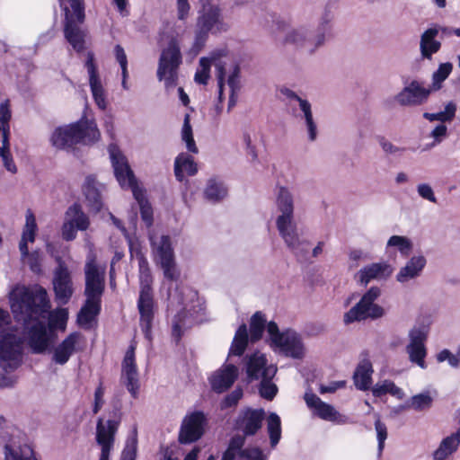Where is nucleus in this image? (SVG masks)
<instances>
[{
    "instance_id": "nucleus-1",
    "label": "nucleus",
    "mask_w": 460,
    "mask_h": 460,
    "mask_svg": "<svg viewBox=\"0 0 460 460\" xmlns=\"http://www.w3.org/2000/svg\"><path fill=\"white\" fill-rule=\"evenodd\" d=\"M11 309L18 322H22L30 347L35 353L49 349L57 340L56 328L66 329L68 312L61 308L49 312L47 292L16 288L11 293Z\"/></svg>"
},
{
    "instance_id": "nucleus-2",
    "label": "nucleus",
    "mask_w": 460,
    "mask_h": 460,
    "mask_svg": "<svg viewBox=\"0 0 460 460\" xmlns=\"http://www.w3.org/2000/svg\"><path fill=\"white\" fill-rule=\"evenodd\" d=\"M276 226L286 245L296 255L302 256L308 250V243L300 238L295 220L294 195L291 190L280 186L276 192Z\"/></svg>"
},
{
    "instance_id": "nucleus-3",
    "label": "nucleus",
    "mask_w": 460,
    "mask_h": 460,
    "mask_svg": "<svg viewBox=\"0 0 460 460\" xmlns=\"http://www.w3.org/2000/svg\"><path fill=\"white\" fill-rule=\"evenodd\" d=\"M104 266H99L93 256H89L84 266L86 296L84 305L77 315V321L81 325L89 324L100 313L102 296L105 288Z\"/></svg>"
},
{
    "instance_id": "nucleus-4",
    "label": "nucleus",
    "mask_w": 460,
    "mask_h": 460,
    "mask_svg": "<svg viewBox=\"0 0 460 460\" xmlns=\"http://www.w3.org/2000/svg\"><path fill=\"white\" fill-rule=\"evenodd\" d=\"M199 2L201 8L197 18L194 40L188 50V55L191 58H194L204 48L209 33L221 34L226 32L230 28L218 4L210 0H199Z\"/></svg>"
},
{
    "instance_id": "nucleus-5",
    "label": "nucleus",
    "mask_w": 460,
    "mask_h": 460,
    "mask_svg": "<svg viewBox=\"0 0 460 460\" xmlns=\"http://www.w3.org/2000/svg\"><path fill=\"white\" fill-rule=\"evenodd\" d=\"M108 151L117 181L122 188L131 189L133 196L140 207L141 217L146 225L150 226L153 223L152 208L146 199L143 190L137 186V180L126 156L114 144L109 146Z\"/></svg>"
},
{
    "instance_id": "nucleus-6",
    "label": "nucleus",
    "mask_w": 460,
    "mask_h": 460,
    "mask_svg": "<svg viewBox=\"0 0 460 460\" xmlns=\"http://www.w3.org/2000/svg\"><path fill=\"white\" fill-rule=\"evenodd\" d=\"M332 17L325 14L321 18L318 27L312 31L306 26L288 28L285 31L282 42L291 45L296 49L314 54L332 35Z\"/></svg>"
},
{
    "instance_id": "nucleus-7",
    "label": "nucleus",
    "mask_w": 460,
    "mask_h": 460,
    "mask_svg": "<svg viewBox=\"0 0 460 460\" xmlns=\"http://www.w3.org/2000/svg\"><path fill=\"white\" fill-rule=\"evenodd\" d=\"M100 136L96 123L83 118L77 122L57 128L50 141L57 148L69 149L77 144L94 143L99 140Z\"/></svg>"
},
{
    "instance_id": "nucleus-8",
    "label": "nucleus",
    "mask_w": 460,
    "mask_h": 460,
    "mask_svg": "<svg viewBox=\"0 0 460 460\" xmlns=\"http://www.w3.org/2000/svg\"><path fill=\"white\" fill-rule=\"evenodd\" d=\"M65 13L64 35L73 49L81 52L84 49L85 31L81 28L84 22L83 0H59Z\"/></svg>"
},
{
    "instance_id": "nucleus-9",
    "label": "nucleus",
    "mask_w": 460,
    "mask_h": 460,
    "mask_svg": "<svg viewBox=\"0 0 460 460\" xmlns=\"http://www.w3.org/2000/svg\"><path fill=\"white\" fill-rule=\"evenodd\" d=\"M270 346L275 351L293 358H302L305 354L304 344L300 335L293 330L280 332L275 322L267 324Z\"/></svg>"
},
{
    "instance_id": "nucleus-10",
    "label": "nucleus",
    "mask_w": 460,
    "mask_h": 460,
    "mask_svg": "<svg viewBox=\"0 0 460 460\" xmlns=\"http://www.w3.org/2000/svg\"><path fill=\"white\" fill-rule=\"evenodd\" d=\"M181 64L180 43L177 38L172 37L167 46L162 49L157 68V77L159 81H164L166 88L175 86Z\"/></svg>"
},
{
    "instance_id": "nucleus-11",
    "label": "nucleus",
    "mask_w": 460,
    "mask_h": 460,
    "mask_svg": "<svg viewBox=\"0 0 460 460\" xmlns=\"http://www.w3.org/2000/svg\"><path fill=\"white\" fill-rule=\"evenodd\" d=\"M140 292L137 308L140 314V327L145 337L151 341V329L154 320L153 278L150 271L139 272Z\"/></svg>"
},
{
    "instance_id": "nucleus-12",
    "label": "nucleus",
    "mask_w": 460,
    "mask_h": 460,
    "mask_svg": "<svg viewBox=\"0 0 460 460\" xmlns=\"http://www.w3.org/2000/svg\"><path fill=\"white\" fill-rule=\"evenodd\" d=\"M381 292L379 288H371L356 304L351 307L343 317L346 324L354 323L356 321H362L367 318L376 319L384 315V309L375 304V301L379 297Z\"/></svg>"
},
{
    "instance_id": "nucleus-13",
    "label": "nucleus",
    "mask_w": 460,
    "mask_h": 460,
    "mask_svg": "<svg viewBox=\"0 0 460 460\" xmlns=\"http://www.w3.org/2000/svg\"><path fill=\"white\" fill-rule=\"evenodd\" d=\"M22 359V341L13 332L0 334V367L6 372L16 369Z\"/></svg>"
},
{
    "instance_id": "nucleus-14",
    "label": "nucleus",
    "mask_w": 460,
    "mask_h": 460,
    "mask_svg": "<svg viewBox=\"0 0 460 460\" xmlns=\"http://www.w3.org/2000/svg\"><path fill=\"white\" fill-rule=\"evenodd\" d=\"M10 119L9 102L4 101L0 104V156L5 169L12 173H15L17 167L10 153Z\"/></svg>"
},
{
    "instance_id": "nucleus-15",
    "label": "nucleus",
    "mask_w": 460,
    "mask_h": 460,
    "mask_svg": "<svg viewBox=\"0 0 460 460\" xmlns=\"http://www.w3.org/2000/svg\"><path fill=\"white\" fill-rule=\"evenodd\" d=\"M409 342L405 347V352L408 355L411 363L418 366L421 369L427 368L426 357L428 354L426 341L428 333L424 328L414 327L408 333Z\"/></svg>"
},
{
    "instance_id": "nucleus-16",
    "label": "nucleus",
    "mask_w": 460,
    "mask_h": 460,
    "mask_svg": "<svg viewBox=\"0 0 460 460\" xmlns=\"http://www.w3.org/2000/svg\"><path fill=\"white\" fill-rule=\"evenodd\" d=\"M136 345L131 343L124 356L121 366L120 381L133 398L138 395L140 387L139 375L135 358Z\"/></svg>"
},
{
    "instance_id": "nucleus-17",
    "label": "nucleus",
    "mask_w": 460,
    "mask_h": 460,
    "mask_svg": "<svg viewBox=\"0 0 460 460\" xmlns=\"http://www.w3.org/2000/svg\"><path fill=\"white\" fill-rule=\"evenodd\" d=\"M244 360V368L249 382L258 381L263 377H274L277 373V367L269 364L266 356L261 352L247 355Z\"/></svg>"
},
{
    "instance_id": "nucleus-18",
    "label": "nucleus",
    "mask_w": 460,
    "mask_h": 460,
    "mask_svg": "<svg viewBox=\"0 0 460 460\" xmlns=\"http://www.w3.org/2000/svg\"><path fill=\"white\" fill-rule=\"evenodd\" d=\"M83 343L84 336L80 332H71L52 348V361L61 366L66 364L75 353L83 349Z\"/></svg>"
},
{
    "instance_id": "nucleus-19",
    "label": "nucleus",
    "mask_w": 460,
    "mask_h": 460,
    "mask_svg": "<svg viewBox=\"0 0 460 460\" xmlns=\"http://www.w3.org/2000/svg\"><path fill=\"white\" fill-rule=\"evenodd\" d=\"M206 417L202 411H193L185 416L179 434V440L182 444L197 441L204 433Z\"/></svg>"
},
{
    "instance_id": "nucleus-20",
    "label": "nucleus",
    "mask_w": 460,
    "mask_h": 460,
    "mask_svg": "<svg viewBox=\"0 0 460 460\" xmlns=\"http://www.w3.org/2000/svg\"><path fill=\"white\" fill-rule=\"evenodd\" d=\"M430 90L422 82L412 80L394 96L401 106H418L427 102Z\"/></svg>"
},
{
    "instance_id": "nucleus-21",
    "label": "nucleus",
    "mask_w": 460,
    "mask_h": 460,
    "mask_svg": "<svg viewBox=\"0 0 460 460\" xmlns=\"http://www.w3.org/2000/svg\"><path fill=\"white\" fill-rule=\"evenodd\" d=\"M280 93L288 100L290 106H292L293 102H297L302 112L301 118L305 120L307 138L311 142L315 141L317 138V125L313 117L311 103L307 100L299 97L294 91L288 88H282Z\"/></svg>"
},
{
    "instance_id": "nucleus-22",
    "label": "nucleus",
    "mask_w": 460,
    "mask_h": 460,
    "mask_svg": "<svg viewBox=\"0 0 460 460\" xmlns=\"http://www.w3.org/2000/svg\"><path fill=\"white\" fill-rule=\"evenodd\" d=\"M304 398L306 405L322 420L336 424H345L349 421L347 416L341 414L331 404L323 402L316 394L306 392Z\"/></svg>"
},
{
    "instance_id": "nucleus-23",
    "label": "nucleus",
    "mask_w": 460,
    "mask_h": 460,
    "mask_svg": "<svg viewBox=\"0 0 460 460\" xmlns=\"http://www.w3.org/2000/svg\"><path fill=\"white\" fill-rule=\"evenodd\" d=\"M185 291L180 290L178 288H175L174 290H171V287H169L168 291V309L171 311L178 310L177 314L174 317L172 323V335L179 340L181 337V329L184 325L182 323V317L185 316L186 313H189L190 315V309L188 308V304L184 301Z\"/></svg>"
},
{
    "instance_id": "nucleus-24",
    "label": "nucleus",
    "mask_w": 460,
    "mask_h": 460,
    "mask_svg": "<svg viewBox=\"0 0 460 460\" xmlns=\"http://www.w3.org/2000/svg\"><path fill=\"white\" fill-rule=\"evenodd\" d=\"M265 416L263 409H246L239 413L235 428L244 436H253L261 429Z\"/></svg>"
},
{
    "instance_id": "nucleus-25",
    "label": "nucleus",
    "mask_w": 460,
    "mask_h": 460,
    "mask_svg": "<svg viewBox=\"0 0 460 460\" xmlns=\"http://www.w3.org/2000/svg\"><path fill=\"white\" fill-rule=\"evenodd\" d=\"M85 67L89 75V85L93 98L98 108L103 111L107 107L106 93L94 63V56L91 52L87 54Z\"/></svg>"
},
{
    "instance_id": "nucleus-26",
    "label": "nucleus",
    "mask_w": 460,
    "mask_h": 460,
    "mask_svg": "<svg viewBox=\"0 0 460 460\" xmlns=\"http://www.w3.org/2000/svg\"><path fill=\"white\" fill-rule=\"evenodd\" d=\"M239 374V369L233 364H224L209 378L214 392L221 394L232 386Z\"/></svg>"
},
{
    "instance_id": "nucleus-27",
    "label": "nucleus",
    "mask_w": 460,
    "mask_h": 460,
    "mask_svg": "<svg viewBox=\"0 0 460 460\" xmlns=\"http://www.w3.org/2000/svg\"><path fill=\"white\" fill-rule=\"evenodd\" d=\"M119 426V421L115 420H104L102 418L98 420L95 439L101 450H112Z\"/></svg>"
},
{
    "instance_id": "nucleus-28",
    "label": "nucleus",
    "mask_w": 460,
    "mask_h": 460,
    "mask_svg": "<svg viewBox=\"0 0 460 460\" xmlns=\"http://www.w3.org/2000/svg\"><path fill=\"white\" fill-rule=\"evenodd\" d=\"M56 298L62 305H66L73 294L72 281L67 269L60 263L55 271L53 279Z\"/></svg>"
},
{
    "instance_id": "nucleus-29",
    "label": "nucleus",
    "mask_w": 460,
    "mask_h": 460,
    "mask_svg": "<svg viewBox=\"0 0 460 460\" xmlns=\"http://www.w3.org/2000/svg\"><path fill=\"white\" fill-rule=\"evenodd\" d=\"M393 273V268L386 262L371 263L363 267L356 274L361 285L367 286L371 280L386 279Z\"/></svg>"
},
{
    "instance_id": "nucleus-30",
    "label": "nucleus",
    "mask_w": 460,
    "mask_h": 460,
    "mask_svg": "<svg viewBox=\"0 0 460 460\" xmlns=\"http://www.w3.org/2000/svg\"><path fill=\"white\" fill-rule=\"evenodd\" d=\"M149 241L154 259L157 263L174 259L173 249L168 235L158 236L150 233Z\"/></svg>"
},
{
    "instance_id": "nucleus-31",
    "label": "nucleus",
    "mask_w": 460,
    "mask_h": 460,
    "mask_svg": "<svg viewBox=\"0 0 460 460\" xmlns=\"http://www.w3.org/2000/svg\"><path fill=\"white\" fill-rule=\"evenodd\" d=\"M225 56H226V50L219 49L211 52L210 55L207 58H201L199 59V66L195 73V82L199 84H207L209 78L211 65L216 66V64H219L224 68L223 64L219 58Z\"/></svg>"
},
{
    "instance_id": "nucleus-32",
    "label": "nucleus",
    "mask_w": 460,
    "mask_h": 460,
    "mask_svg": "<svg viewBox=\"0 0 460 460\" xmlns=\"http://www.w3.org/2000/svg\"><path fill=\"white\" fill-rule=\"evenodd\" d=\"M426 262V259L422 255L411 257L405 266L400 269L396 275V280L400 283H406L416 279L421 274Z\"/></svg>"
},
{
    "instance_id": "nucleus-33",
    "label": "nucleus",
    "mask_w": 460,
    "mask_h": 460,
    "mask_svg": "<svg viewBox=\"0 0 460 460\" xmlns=\"http://www.w3.org/2000/svg\"><path fill=\"white\" fill-rule=\"evenodd\" d=\"M438 34V29L436 27L429 28L421 34L420 49L423 59H431L432 55L440 49L441 43L436 40Z\"/></svg>"
},
{
    "instance_id": "nucleus-34",
    "label": "nucleus",
    "mask_w": 460,
    "mask_h": 460,
    "mask_svg": "<svg viewBox=\"0 0 460 460\" xmlns=\"http://www.w3.org/2000/svg\"><path fill=\"white\" fill-rule=\"evenodd\" d=\"M37 228L35 217L31 210H28L25 216V225L22 229V238L19 243L22 259L28 254V243H33L35 241Z\"/></svg>"
},
{
    "instance_id": "nucleus-35",
    "label": "nucleus",
    "mask_w": 460,
    "mask_h": 460,
    "mask_svg": "<svg viewBox=\"0 0 460 460\" xmlns=\"http://www.w3.org/2000/svg\"><path fill=\"white\" fill-rule=\"evenodd\" d=\"M197 172L198 166L191 155L181 153L175 158L174 174L179 181H182L185 175L193 176Z\"/></svg>"
},
{
    "instance_id": "nucleus-36",
    "label": "nucleus",
    "mask_w": 460,
    "mask_h": 460,
    "mask_svg": "<svg viewBox=\"0 0 460 460\" xmlns=\"http://www.w3.org/2000/svg\"><path fill=\"white\" fill-rule=\"evenodd\" d=\"M4 460H37L31 447L28 444H17L15 441L4 447Z\"/></svg>"
},
{
    "instance_id": "nucleus-37",
    "label": "nucleus",
    "mask_w": 460,
    "mask_h": 460,
    "mask_svg": "<svg viewBox=\"0 0 460 460\" xmlns=\"http://www.w3.org/2000/svg\"><path fill=\"white\" fill-rule=\"evenodd\" d=\"M460 444V430L445 438L438 448L434 452L433 457L435 460H445L447 456L456 451Z\"/></svg>"
},
{
    "instance_id": "nucleus-38",
    "label": "nucleus",
    "mask_w": 460,
    "mask_h": 460,
    "mask_svg": "<svg viewBox=\"0 0 460 460\" xmlns=\"http://www.w3.org/2000/svg\"><path fill=\"white\" fill-rule=\"evenodd\" d=\"M433 401V396L429 392L420 393L411 396L404 405L399 407L397 411L404 409H412L416 411H425L432 407Z\"/></svg>"
},
{
    "instance_id": "nucleus-39",
    "label": "nucleus",
    "mask_w": 460,
    "mask_h": 460,
    "mask_svg": "<svg viewBox=\"0 0 460 460\" xmlns=\"http://www.w3.org/2000/svg\"><path fill=\"white\" fill-rule=\"evenodd\" d=\"M227 195V188L224 182L211 178L208 181L207 186L204 190V197L207 200L216 203L225 199Z\"/></svg>"
},
{
    "instance_id": "nucleus-40",
    "label": "nucleus",
    "mask_w": 460,
    "mask_h": 460,
    "mask_svg": "<svg viewBox=\"0 0 460 460\" xmlns=\"http://www.w3.org/2000/svg\"><path fill=\"white\" fill-rule=\"evenodd\" d=\"M372 365L369 361L361 363L354 373V383L358 389L367 390L371 384Z\"/></svg>"
},
{
    "instance_id": "nucleus-41",
    "label": "nucleus",
    "mask_w": 460,
    "mask_h": 460,
    "mask_svg": "<svg viewBox=\"0 0 460 460\" xmlns=\"http://www.w3.org/2000/svg\"><path fill=\"white\" fill-rule=\"evenodd\" d=\"M65 217L80 231L86 230L90 224L88 217L82 211L78 204H74L69 207L66 212Z\"/></svg>"
},
{
    "instance_id": "nucleus-42",
    "label": "nucleus",
    "mask_w": 460,
    "mask_h": 460,
    "mask_svg": "<svg viewBox=\"0 0 460 460\" xmlns=\"http://www.w3.org/2000/svg\"><path fill=\"white\" fill-rule=\"evenodd\" d=\"M248 332L246 324H242L239 326L237 331L235 332V335L234 337L230 350L229 356H242L246 349L248 345Z\"/></svg>"
},
{
    "instance_id": "nucleus-43",
    "label": "nucleus",
    "mask_w": 460,
    "mask_h": 460,
    "mask_svg": "<svg viewBox=\"0 0 460 460\" xmlns=\"http://www.w3.org/2000/svg\"><path fill=\"white\" fill-rule=\"evenodd\" d=\"M267 320L265 315L258 311L256 312L251 318L250 321V336L252 341H259L263 334L266 325Z\"/></svg>"
},
{
    "instance_id": "nucleus-44",
    "label": "nucleus",
    "mask_w": 460,
    "mask_h": 460,
    "mask_svg": "<svg viewBox=\"0 0 460 460\" xmlns=\"http://www.w3.org/2000/svg\"><path fill=\"white\" fill-rule=\"evenodd\" d=\"M372 393L376 397H380L385 394H390L393 396L402 399L404 395L403 391L390 380H385L383 382L376 383L372 388Z\"/></svg>"
},
{
    "instance_id": "nucleus-45",
    "label": "nucleus",
    "mask_w": 460,
    "mask_h": 460,
    "mask_svg": "<svg viewBox=\"0 0 460 460\" xmlns=\"http://www.w3.org/2000/svg\"><path fill=\"white\" fill-rule=\"evenodd\" d=\"M267 430L269 433L270 445L275 447L281 438V421L279 415L271 412L267 419Z\"/></svg>"
},
{
    "instance_id": "nucleus-46",
    "label": "nucleus",
    "mask_w": 460,
    "mask_h": 460,
    "mask_svg": "<svg viewBox=\"0 0 460 460\" xmlns=\"http://www.w3.org/2000/svg\"><path fill=\"white\" fill-rule=\"evenodd\" d=\"M247 436L237 434L231 438L227 449L223 455L222 460H235L239 452H242Z\"/></svg>"
},
{
    "instance_id": "nucleus-47",
    "label": "nucleus",
    "mask_w": 460,
    "mask_h": 460,
    "mask_svg": "<svg viewBox=\"0 0 460 460\" xmlns=\"http://www.w3.org/2000/svg\"><path fill=\"white\" fill-rule=\"evenodd\" d=\"M456 111V105L450 102L446 105L444 111L437 113L425 112L423 117L429 121L438 120L440 122H447L451 121L455 118Z\"/></svg>"
},
{
    "instance_id": "nucleus-48",
    "label": "nucleus",
    "mask_w": 460,
    "mask_h": 460,
    "mask_svg": "<svg viewBox=\"0 0 460 460\" xmlns=\"http://www.w3.org/2000/svg\"><path fill=\"white\" fill-rule=\"evenodd\" d=\"M386 247H395L402 255L408 256L412 250V243L406 236L393 235L388 239Z\"/></svg>"
},
{
    "instance_id": "nucleus-49",
    "label": "nucleus",
    "mask_w": 460,
    "mask_h": 460,
    "mask_svg": "<svg viewBox=\"0 0 460 460\" xmlns=\"http://www.w3.org/2000/svg\"><path fill=\"white\" fill-rule=\"evenodd\" d=\"M84 193L85 195L88 205L94 211H99L102 208V202L99 190L88 181L84 187Z\"/></svg>"
},
{
    "instance_id": "nucleus-50",
    "label": "nucleus",
    "mask_w": 460,
    "mask_h": 460,
    "mask_svg": "<svg viewBox=\"0 0 460 460\" xmlns=\"http://www.w3.org/2000/svg\"><path fill=\"white\" fill-rule=\"evenodd\" d=\"M181 138L186 144L187 149L194 154L198 153V147L196 146L193 135L192 128L190 126V115L186 114L184 116L183 126L181 129Z\"/></svg>"
},
{
    "instance_id": "nucleus-51",
    "label": "nucleus",
    "mask_w": 460,
    "mask_h": 460,
    "mask_svg": "<svg viewBox=\"0 0 460 460\" xmlns=\"http://www.w3.org/2000/svg\"><path fill=\"white\" fill-rule=\"evenodd\" d=\"M453 69L451 63L447 62L440 64L438 68L433 73V88L438 90L441 87V84L448 77Z\"/></svg>"
},
{
    "instance_id": "nucleus-52",
    "label": "nucleus",
    "mask_w": 460,
    "mask_h": 460,
    "mask_svg": "<svg viewBox=\"0 0 460 460\" xmlns=\"http://www.w3.org/2000/svg\"><path fill=\"white\" fill-rule=\"evenodd\" d=\"M272 378L273 377H263L260 380V394L262 398L269 401H271L278 393V387L272 383Z\"/></svg>"
},
{
    "instance_id": "nucleus-53",
    "label": "nucleus",
    "mask_w": 460,
    "mask_h": 460,
    "mask_svg": "<svg viewBox=\"0 0 460 460\" xmlns=\"http://www.w3.org/2000/svg\"><path fill=\"white\" fill-rule=\"evenodd\" d=\"M137 447V434L128 438L125 447L121 453L120 460H135Z\"/></svg>"
},
{
    "instance_id": "nucleus-54",
    "label": "nucleus",
    "mask_w": 460,
    "mask_h": 460,
    "mask_svg": "<svg viewBox=\"0 0 460 460\" xmlns=\"http://www.w3.org/2000/svg\"><path fill=\"white\" fill-rule=\"evenodd\" d=\"M163 271L164 276L170 281H177L180 278V270H178L175 262V259L164 261L159 263Z\"/></svg>"
},
{
    "instance_id": "nucleus-55",
    "label": "nucleus",
    "mask_w": 460,
    "mask_h": 460,
    "mask_svg": "<svg viewBox=\"0 0 460 460\" xmlns=\"http://www.w3.org/2000/svg\"><path fill=\"white\" fill-rule=\"evenodd\" d=\"M235 460H266V456L258 447H247L239 452Z\"/></svg>"
},
{
    "instance_id": "nucleus-56",
    "label": "nucleus",
    "mask_w": 460,
    "mask_h": 460,
    "mask_svg": "<svg viewBox=\"0 0 460 460\" xmlns=\"http://www.w3.org/2000/svg\"><path fill=\"white\" fill-rule=\"evenodd\" d=\"M27 260V263L30 266V269L31 271L35 273H40L41 272V262H42V254L39 251H33L32 252H29L25 255V257L22 259Z\"/></svg>"
},
{
    "instance_id": "nucleus-57",
    "label": "nucleus",
    "mask_w": 460,
    "mask_h": 460,
    "mask_svg": "<svg viewBox=\"0 0 460 460\" xmlns=\"http://www.w3.org/2000/svg\"><path fill=\"white\" fill-rule=\"evenodd\" d=\"M437 361L441 363L447 361L452 367H458L460 366L459 355L453 354L449 349H442L436 356Z\"/></svg>"
},
{
    "instance_id": "nucleus-58",
    "label": "nucleus",
    "mask_w": 460,
    "mask_h": 460,
    "mask_svg": "<svg viewBox=\"0 0 460 460\" xmlns=\"http://www.w3.org/2000/svg\"><path fill=\"white\" fill-rule=\"evenodd\" d=\"M375 429L378 441V452L381 454L385 447V441L387 438V428L384 422L379 419H376L375 421Z\"/></svg>"
},
{
    "instance_id": "nucleus-59",
    "label": "nucleus",
    "mask_w": 460,
    "mask_h": 460,
    "mask_svg": "<svg viewBox=\"0 0 460 460\" xmlns=\"http://www.w3.org/2000/svg\"><path fill=\"white\" fill-rule=\"evenodd\" d=\"M378 144L385 155H400L404 151V148L394 145L391 141L384 137L378 139Z\"/></svg>"
},
{
    "instance_id": "nucleus-60",
    "label": "nucleus",
    "mask_w": 460,
    "mask_h": 460,
    "mask_svg": "<svg viewBox=\"0 0 460 460\" xmlns=\"http://www.w3.org/2000/svg\"><path fill=\"white\" fill-rule=\"evenodd\" d=\"M243 397V390L241 388L234 389L231 394L226 395L221 402V408L226 409L237 404Z\"/></svg>"
},
{
    "instance_id": "nucleus-61",
    "label": "nucleus",
    "mask_w": 460,
    "mask_h": 460,
    "mask_svg": "<svg viewBox=\"0 0 460 460\" xmlns=\"http://www.w3.org/2000/svg\"><path fill=\"white\" fill-rule=\"evenodd\" d=\"M417 192L422 199L432 203H437V198L431 186L428 183H420L417 186Z\"/></svg>"
},
{
    "instance_id": "nucleus-62",
    "label": "nucleus",
    "mask_w": 460,
    "mask_h": 460,
    "mask_svg": "<svg viewBox=\"0 0 460 460\" xmlns=\"http://www.w3.org/2000/svg\"><path fill=\"white\" fill-rule=\"evenodd\" d=\"M77 228L65 217L62 226V236L66 241H72L76 237Z\"/></svg>"
},
{
    "instance_id": "nucleus-63",
    "label": "nucleus",
    "mask_w": 460,
    "mask_h": 460,
    "mask_svg": "<svg viewBox=\"0 0 460 460\" xmlns=\"http://www.w3.org/2000/svg\"><path fill=\"white\" fill-rule=\"evenodd\" d=\"M116 60L119 62L122 74L128 70V59L124 49L120 45H116L114 48Z\"/></svg>"
},
{
    "instance_id": "nucleus-64",
    "label": "nucleus",
    "mask_w": 460,
    "mask_h": 460,
    "mask_svg": "<svg viewBox=\"0 0 460 460\" xmlns=\"http://www.w3.org/2000/svg\"><path fill=\"white\" fill-rule=\"evenodd\" d=\"M190 9L188 0H177V16L179 20H185L189 15Z\"/></svg>"
}]
</instances>
